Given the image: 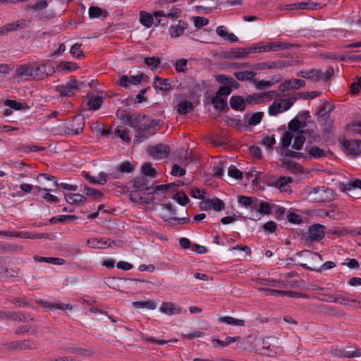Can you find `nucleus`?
Listing matches in <instances>:
<instances>
[{
	"label": "nucleus",
	"mask_w": 361,
	"mask_h": 361,
	"mask_svg": "<svg viewBox=\"0 0 361 361\" xmlns=\"http://www.w3.org/2000/svg\"><path fill=\"white\" fill-rule=\"evenodd\" d=\"M334 74V70L332 66L328 67L325 72L321 69L311 68L310 70H302L298 75L314 81H328Z\"/></svg>",
	"instance_id": "f257e3e1"
},
{
	"label": "nucleus",
	"mask_w": 361,
	"mask_h": 361,
	"mask_svg": "<svg viewBox=\"0 0 361 361\" xmlns=\"http://www.w3.org/2000/svg\"><path fill=\"white\" fill-rule=\"evenodd\" d=\"M310 200L315 202H330L334 199V193L331 189L324 186L313 188L308 194Z\"/></svg>",
	"instance_id": "f03ea898"
},
{
	"label": "nucleus",
	"mask_w": 361,
	"mask_h": 361,
	"mask_svg": "<svg viewBox=\"0 0 361 361\" xmlns=\"http://www.w3.org/2000/svg\"><path fill=\"white\" fill-rule=\"evenodd\" d=\"M159 125V121L157 120H152L148 124H142L136 130L135 137L136 142H141L143 140H146L150 136L153 135L156 133V126Z\"/></svg>",
	"instance_id": "7ed1b4c3"
},
{
	"label": "nucleus",
	"mask_w": 361,
	"mask_h": 361,
	"mask_svg": "<svg viewBox=\"0 0 361 361\" xmlns=\"http://www.w3.org/2000/svg\"><path fill=\"white\" fill-rule=\"evenodd\" d=\"M325 229L326 227L321 224L310 226L304 238L310 241H320L324 237Z\"/></svg>",
	"instance_id": "20e7f679"
},
{
	"label": "nucleus",
	"mask_w": 361,
	"mask_h": 361,
	"mask_svg": "<svg viewBox=\"0 0 361 361\" xmlns=\"http://www.w3.org/2000/svg\"><path fill=\"white\" fill-rule=\"evenodd\" d=\"M83 85V82L71 79L66 85L57 86L56 90L62 97H71L74 94V90H78Z\"/></svg>",
	"instance_id": "39448f33"
},
{
	"label": "nucleus",
	"mask_w": 361,
	"mask_h": 361,
	"mask_svg": "<svg viewBox=\"0 0 361 361\" xmlns=\"http://www.w3.org/2000/svg\"><path fill=\"white\" fill-rule=\"evenodd\" d=\"M5 348L12 350H32L37 349L39 344L37 342L32 340H24L12 341L4 345Z\"/></svg>",
	"instance_id": "423d86ee"
},
{
	"label": "nucleus",
	"mask_w": 361,
	"mask_h": 361,
	"mask_svg": "<svg viewBox=\"0 0 361 361\" xmlns=\"http://www.w3.org/2000/svg\"><path fill=\"white\" fill-rule=\"evenodd\" d=\"M84 126V118L76 115L72 122L65 126L64 133L68 135H78L83 130Z\"/></svg>",
	"instance_id": "0eeeda50"
},
{
	"label": "nucleus",
	"mask_w": 361,
	"mask_h": 361,
	"mask_svg": "<svg viewBox=\"0 0 361 361\" xmlns=\"http://www.w3.org/2000/svg\"><path fill=\"white\" fill-rule=\"evenodd\" d=\"M292 182L293 178L290 176L272 177L269 179L268 185L280 189L281 192H287L290 190L289 183Z\"/></svg>",
	"instance_id": "6e6552de"
},
{
	"label": "nucleus",
	"mask_w": 361,
	"mask_h": 361,
	"mask_svg": "<svg viewBox=\"0 0 361 361\" xmlns=\"http://www.w3.org/2000/svg\"><path fill=\"white\" fill-rule=\"evenodd\" d=\"M149 154L157 159H163L168 157L170 152L169 146L165 144H158L156 146H149L147 147Z\"/></svg>",
	"instance_id": "1a4fd4ad"
},
{
	"label": "nucleus",
	"mask_w": 361,
	"mask_h": 361,
	"mask_svg": "<svg viewBox=\"0 0 361 361\" xmlns=\"http://www.w3.org/2000/svg\"><path fill=\"white\" fill-rule=\"evenodd\" d=\"M340 142L343 147L352 154H358L361 153V140H347L345 138L340 139Z\"/></svg>",
	"instance_id": "9d476101"
},
{
	"label": "nucleus",
	"mask_w": 361,
	"mask_h": 361,
	"mask_svg": "<svg viewBox=\"0 0 361 361\" xmlns=\"http://www.w3.org/2000/svg\"><path fill=\"white\" fill-rule=\"evenodd\" d=\"M305 82L304 80L300 79H292L285 80L283 83H281L279 85V88L280 91L284 92L291 89H300L301 87H305Z\"/></svg>",
	"instance_id": "9b49d317"
},
{
	"label": "nucleus",
	"mask_w": 361,
	"mask_h": 361,
	"mask_svg": "<svg viewBox=\"0 0 361 361\" xmlns=\"http://www.w3.org/2000/svg\"><path fill=\"white\" fill-rule=\"evenodd\" d=\"M273 339L272 337H268L262 340V354L269 357H275L277 353L278 347L271 344L269 340Z\"/></svg>",
	"instance_id": "f8f14e48"
},
{
	"label": "nucleus",
	"mask_w": 361,
	"mask_h": 361,
	"mask_svg": "<svg viewBox=\"0 0 361 361\" xmlns=\"http://www.w3.org/2000/svg\"><path fill=\"white\" fill-rule=\"evenodd\" d=\"M300 265L307 269L320 271L321 270H328L334 268L336 264L334 262L328 261L324 263L321 267H318L317 264L314 262H309V264L300 263Z\"/></svg>",
	"instance_id": "ddd939ff"
},
{
	"label": "nucleus",
	"mask_w": 361,
	"mask_h": 361,
	"mask_svg": "<svg viewBox=\"0 0 361 361\" xmlns=\"http://www.w3.org/2000/svg\"><path fill=\"white\" fill-rule=\"evenodd\" d=\"M334 109V106L326 102L319 106L317 112L318 121L319 122H326L329 118V114Z\"/></svg>",
	"instance_id": "4468645a"
},
{
	"label": "nucleus",
	"mask_w": 361,
	"mask_h": 361,
	"mask_svg": "<svg viewBox=\"0 0 361 361\" xmlns=\"http://www.w3.org/2000/svg\"><path fill=\"white\" fill-rule=\"evenodd\" d=\"M25 25V21L24 20H18L15 23H8L4 26L0 27V36L5 35L9 32L20 29L23 27Z\"/></svg>",
	"instance_id": "2eb2a0df"
},
{
	"label": "nucleus",
	"mask_w": 361,
	"mask_h": 361,
	"mask_svg": "<svg viewBox=\"0 0 361 361\" xmlns=\"http://www.w3.org/2000/svg\"><path fill=\"white\" fill-rule=\"evenodd\" d=\"M160 311L167 315H172L180 314L181 312V308L176 306L173 302H165L161 304Z\"/></svg>",
	"instance_id": "dca6fc26"
},
{
	"label": "nucleus",
	"mask_w": 361,
	"mask_h": 361,
	"mask_svg": "<svg viewBox=\"0 0 361 361\" xmlns=\"http://www.w3.org/2000/svg\"><path fill=\"white\" fill-rule=\"evenodd\" d=\"M230 105L233 109L243 111L245 109L246 102L243 97L233 95L230 99Z\"/></svg>",
	"instance_id": "f3484780"
},
{
	"label": "nucleus",
	"mask_w": 361,
	"mask_h": 361,
	"mask_svg": "<svg viewBox=\"0 0 361 361\" xmlns=\"http://www.w3.org/2000/svg\"><path fill=\"white\" fill-rule=\"evenodd\" d=\"M39 177H44L45 179H47L48 180H53L54 185L55 187L61 188L64 190H73V191H76L78 190L77 185H70V184L64 183L58 184V183L55 180V178L53 176H50V175L45 174V173H42L38 176L37 178H39Z\"/></svg>",
	"instance_id": "a211bd4d"
},
{
	"label": "nucleus",
	"mask_w": 361,
	"mask_h": 361,
	"mask_svg": "<svg viewBox=\"0 0 361 361\" xmlns=\"http://www.w3.org/2000/svg\"><path fill=\"white\" fill-rule=\"evenodd\" d=\"M252 50L254 49L252 47L231 49L228 53V57L235 59L245 58L249 54L252 53Z\"/></svg>",
	"instance_id": "6ab92c4d"
},
{
	"label": "nucleus",
	"mask_w": 361,
	"mask_h": 361,
	"mask_svg": "<svg viewBox=\"0 0 361 361\" xmlns=\"http://www.w3.org/2000/svg\"><path fill=\"white\" fill-rule=\"evenodd\" d=\"M187 28V25L183 20H179L178 25L171 26L169 28V34L172 38H176L181 36L184 30Z\"/></svg>",
	"instance_id": "aec40b11"
},
{
	"label": "nucleus",
	"mask_w": 361,
	"mask_h": 361,
	"mask_svg": "<svg viewBox=\"0 0 361 361\" xmlns=\"http://www.w3.org/2000/svg\"><path fill=\"white\" fill-rule=\"evenodd\" d=\"M114 241H111L109 239L104 240L103 238H91L87 240V244L90 245L92 247L101 249L103 248L104 246L110 247Z\"/></svg>",
	"instance_id": "412c9836"
},
{
	"label": "nucleus",
	"mask_w": 361,
	"mask_h": 361,
	"mask_svg": "<svg viewBox=\"0 0 361 361\" xmlns=\"http://www.w3.org/2000/svg\"><path fill=\"white\" fill-rule=\"evenodd\" d=\"M161 218L164 222L170 226H175L178 224H184L190 222V218L188 216L178 218L176 216L167 217L166 216H162Z\"/></svg>",
	"instance_id": "4be33fe9"
},
{
	"label": "nucleus",
	"mask_w": 361,
	"mask_h": 361,
	"mask_svg": "<svg viewBox=\"0 0 361 361\" xmlns=\"http://www.w3.org/2000/svg\"><path fill=\"white\" fill-rule=\"evenodd\" d=\"M147 179L145 177H137L132 180L133 189L135 191H149L152 188L149 187L146 184Z\"/></svg>",
	"instance_id": "5701e85b"
},
{
	"label": "nucleus",
	"mask_w": 361,
	"mask_h": 361,
	"mask_svg": "<svg viewBox=\"0 0 361 361\" xmlns=\"http://www.w3.org/2000/svg\"><path fill=\"white\" fill-rule=\"evenodd\" d=\"M63 350L68 353H78L85 357H91L94 354V351L90 348L66 347L63 348Z\"/></svg>",
	"instance_id": "b1692460"
},
{
	"label": "nucleus",
	"mask_w": 361,
	"mask_h": 361,
	"mask_svg": "<svg viewBox=\"0 0 361 361\" xmlns=\"http://www.w3.org/2000/svg\"><path fill=\"white\" fill-rule=\"evenodd\" d=\"M103 102L102 97L92 95L88 97L87 105L88 106L89 109L97 110L101 107Z\"/></svg>",
	"instance_id": "393cba45"
},
{
	"label": "nucleus",
	"mask_w": 361,
	"mask_h": 361,
	"mask_svg": "<svg viewBox=\"0 0 361 361\" xmlns=\"http://www.w3.org/2000/svg\"><path fill=\"white\" fill-rule=\"evenodd\" d=\"M254 209L260 213L269 214L271 213V207L269 202L262 200L259 201L256 199Z\"/></svg>",
	"instance_id": "a878e982"
},
{
	"label": "nucleus",
	"mask_w": 361,
	"mask_h": 361,
	"mask_svg": "<svg viewBox=\"0 0 361 361\" xmlns=\"http://www.w3.org/2000/svg\"><path fill=\"white\" fill-rule=\"evenodd\" d=\"M212 104L214 108L219 111H222L227 106V102L225 98L221 97V95H215L212 99Z\"/></svg>",
	"instance_id": "bb28decb"
},
{
	"label": "nucleus",
	"mask_w": 361,
	"mask_h": 361,
	"mask_svg": "<svg viewBox=\"0 0 361 361\" xmlns=\"http://www.w3.org/2000/svg\"><path fill=\"white\" fill-rule=\"evenodd\" d=\"M194 109V105L191 102L185 100L180 102L178 104L177 111L179 114L185 115L191 111H192Z\"/></svg>",
	"instance_id": "cd10ccee"
},
{
	"label": "nucleus",
	"mask_w": 361,
	"mask_h": 361,
	"mask_svg": "<svg viewBox=\"0 0 361 361\" xmlns=\"http://www.w3.org/2000/svg\"><path fill=\"white\" fill-rule=\"evenodd\" d=\"M34 259L38 262H47L53 264L62 265L65 263V260L58 257H44L39 256H34Z\"/></svg>",
	"instance_id": "c85d7f7f"
},
{
	"label": "nucleus",
	"mask_w": 361,
	"mask_h": 361,
	"mask_svg": "<svg viewBox=\"0 0 361 361\" xmlns=\"http://www.w3.org/2000/svg\"><path fill=\"white\" fill-rule=\"evenodd\" d=\"M140 22L142 25L145 26L146 27H150L154 23L153 16L147 12L140 11Z\"/></svg>",
	"instance_id": "c756f323"
},
{
	"label": "nucleus",
	"mask_w": 361,
	"mask_h": 361,
	"mask_svg": "<svg viewBox=\"0 0 361 361\" xmlns=\"http://www.w3.org/2000/svg\"><path fill=\"white\" fill-rule=\"evenodd\" d=\"M282 105L283 102L281 99L274 101L273 104L269 107V114L271 116H276L278 114L285 111Z\"/></svg>",
	"instance_id": "7c9ffc66"
},
{
	"label": "nucleus",
	"mask_w": 361,
	"mask_h": 361,
	"mask_svg": "<svg viewBox=\"0 0 361 361\" xmlns=\"http://www.w3.org/2000/svg\"><path fill=\"white\" fill-rule=\"evenodd\" d=\"M219 321L221 323H226L232 326H243L245 324V321L243 319H235L232 317L226 316L219 317Z\"/></svg>",
	"instance_id": "2f4dec72"
},
{
	"label": "nucleus",
	"mask_w": 361,
	"mask_h": 361,
	"mask_svg": "<svg viewBox=\"0 0 361 361\" xmlns=\"http://www.w3.org/2000/svg\"><path fill=\"white\" fill-rule=\"evenodd\" d=\"M133 306L135 308H147L149 310H154L156 308V303L152 300L147 301H135L133 302Z\"/></svg>",
	"instance_id": "473e14b6"
},
{
	"label": "nucleus",
	"mask_w": 361,
	"mask_h": 361,
	"mask_svg": "<svg viewBox=\"0 0 361 361\" xmlns=\"http://www.w3.org/2000/svg\"><path fill=\"white\" fill-rule=\"evenodd\" d=\"M154 86L161 90H167L171 88V84L167 79H161L157 76L154 78Z\"/></svg>",
	"instance_id": "72a5a7b5"
},
{
	"label": "nucleus",
	"mask_w": 361,
	"mask_h": 361,
	"mask_svg": "<svg viewBox=\"0 0 361 361\" xmlns=\"http://www.w3.org/2000/svg\"><path fill=\"white\" fill-rule=\"evenodd\" d=\"M78 217L75 215H60L57 216H53L49 219L50 224L54 223H65L68 221H71L74 219H77Z\"/></svg>",
	"instance_id": "f704fd0d"
},
{
	"label": "nucleus",
	"mask_w": 361,
	"mask_h": 361,
	"mask_svg": "<svg viewBox=\"0 0 361 361\" xmlns=\"http://www.w3.org/2000/svg\"><path fill=\"white\" fill-rule=\"evenodd\" d=\"M45 66L42 67H31V78L35 80L42 79L44 75H48V74H45Z\"/></svg>",
	"instance_id": "c9c22d12"
},
{
	"label": "nucleus",
	"mask_w": 361,
	"mask_h": 361,
	"mask_svg": "<svg viewBox=\"0 0 361 361\" xmlns=\"http://www.w3.org/2000/svg\"><path fill=\"white\" fill-rule=\"evenodd\" d=\"M256 199L251 197L239 195L238 197V202L244 207H251L252 209H254Z\"/></svg>",
	"instance_id": "e433bc0d"
},
{
	"label": "nucleus",
	"mask_w": 361,
	"mask_h": 361,
	"mask_svg": "<svg viewBox=\"0 0 361 361\" xmlns=\"http://www.w3.org/2000/svg\"><path fill=\"white\" fill-rule=\"evenodd\" d=\"M109 175H107L104 173H100L99 178H97L96 177L91 176L89 174H87L85 176V178L87 180H88L89 182L91 183H97V184H99V185H103L106 182L107 178L109 177Z\"/></svg>",
	"instance_id": "4c0bfd02"
},
{
	"label": "nucleus",
	"mask_w": 361,
	"mask_h": 361,
	"mask_svg": "<svg viewBox=\"0 0 361 361\" xmlns=\"http://www.w3.org/2000/svg\"><path fill=\"white\" fill-rule=\"evenodd\" d=\"M209 204V207H212L214 210L219 212L224 209L225 204L224 202L217 198H213L212 200H208L205 204Z\"/></svg>",
	"instance_id": "58836bf2"
},
{
	"label": "nucleus",
	"mask_w": 361,
	"mask_h": 361,
	"mask_svg": "<svg viewBox=\"0 0 361 361\" xmlns=\"http://www.w3.org/2000/svg\"><path fill=\"white\" fill-rule=\"evenodd\" d=\"M180 13V11L178 8L171 9V11L169 12H168L167 13H165L162 11H157L154 12V16L155 18L165 16L167 18H173L175 17H178Z\"/></svg>",
	"instance_id": "ea45409f"
},
{
	"label": "nucleus",
	"mask_w": 361,
	"mask_h": 361,
	"mask_svg": "<svg viewBox=\"0 0 361 361\" xmlns=\"http://www.w3.org/2000/svg\"><path fill=\"white\" fill-rule=\"evenodd\" d=\"M16 73L18 76H25L31 78V67L26 64L20 65L16 68Z\"/></svg>",
	"instance_id": "a19ab883"
},
{
	"label": "nucleus",
	"mask_w": 361,
	"mask_h": 361,
	"mask_svg": "<svg viewBox=\"0 0 361 361\" xmlns=\"http://www.w3.org/2000/svg\"><path fill=\"white\" fill-rule=\"evenodd\" d=\"M66 199L68 204H75L84 201L85 197L80 194H68L66 195Z\"/></svg>",
	"instance_id": "79ce46f5"
},
{
	"label": "nucleus",
	"mask_w": 361,
	"mask_h": 361,
	"mask_svg": "<svg viewBox=\"0 0 361 361\" xmlns=\"http://www.w3.org/2000/svg\"><path fill=\"white\" fill-rule=\"evenodd\" d=\"M85 190L86 195L91 197L94 200H100L103 196L102 192L99 190L86 185H85Z\"/></svg>",
	"instance_id": "37998d69"
},
{
	"label": "nucleus",
	"mask_w": 361,
	"mask_h": 361,
	"mask_svg": "<svg viewBox=\"0 0 361 361\" xmlns=\"http://www.w3.org/2000/svg\"><path fill=\"white\" fill-rule=\"evenodd\" d=\"M246 104H258L263 103L260 94L255 93L250 94L245 99Z\"/></svg>",
	"instance_id": "c03bdc74"
},
{
	"label": "nucleus",
	"mask_w": 361,
	"mask_h": 361,
	"mask_svg": "<svg viewBox=\"0 0 361 361\" xmlns=\"http://www.w3.org/2000/svg\"><path fill=\"white\" fill-rule=\"evenodd\" d=\"M145 63L152 70L158 68L161 63L159 58L157 57H146L144 59Z\"/></svg>",
	"instance_id": "a18cd8bd"
},
{
	"label": "nucleus",
	"mask_w": 361,
	"mask_h": 361,
	"mask_svg": "<svg viewBox=\"0 0 361 361\" xmlns=\"http://www.w3.org/2000/svg\"><path fill=\"white\" fill-rule=\"evenodd\" d=\"M309 154L310 157L314 159H319L322 157H326V152L322 149H320L317 147H312L309 151Z\"/></svg>",
	"instance_id": "49530a36"
},
{
	"label": "nucleus",
	"mask_w": 361,
	"mask_h": 361,
	"mask_svg": "<svg viewBox=\"0 0 361 361\" xmlns=\"http://www.w3.org/2000/svg\"><path fill=\"white\" fill-rule=\"evenodd\" d=\"M256 73L252 71L236 72L234 75L238 80H251Z\"/></svg>",
	"instance_id": "de8ad7c7"
},
{
	"label": "nucleus",
	"mask_w": 361,
	"mask_h": 361,
	"mask_svg": "<svg viewBox=\"0 0 361 361\" xmlns=\"http://www.w3.org/2000/svg\"><path fill=\"white\" fill-rule=\"evenodd\" d=\"M81 44L80 43H75L71 48L70 52L73 55V56L80 59L82 57H84V53L80 49Z\"/></svg>",
	"instance_id": "09e8293b"
},
{
	"label": "nucleus",
	"mask_w": 361,
	"mask_h": 361,
	"mask_svg": "<svg viewBox=\"0 0 361 361\" xmlns=\"http://www.w3.org/2000/svg\"><path fill=\"white\" fill-rule=\"evenodd\" d=\"M293 138V133L290 131H286L281 138V146L282 149L287 148L290 146L291 141Z\"/></svg>",
	"instance_id": "8fccbe9b"
},
{
	"label": "nucleus",
	"mask_w": 361,
	"mask_h": 361,
	"mask_svg": "<svg viewBox=\"0 0 361 361\" xmlns=\"http://www.w3.org/2000/svg\"><path fill=\"white\" fill-rule=\"evenodd\" d=\"M281 154L282 156L288 157H291V158L305 157V154L303 153L292 151V150L288 149V147L281 149Z\"/></svg>",
	"instance_id": "3c124183"
},
{
	"label": "nucleus",
	"mask_w": 361,
	"mask_h": 361,
	"mask_svg": "<svg viewBox=\"0 0 361 361\" xmlns=\"http://www.w3.org/2000/svg\"><path fill=\"white\" fill-rule=\"evenodd\" d=\"M58 68H61L62 70L66 72H71L76 70L78 68V66L75 63L63 61L60 62L58 65Z\"/></svg>",
	"instance_id": "603ef678"
},
{
	"label": "nucleus",
	"mask_w": 361,
	"mask_h": 361,
	"mask_svg": "<svg viewBox=\"0 0 361 361\" xmlns=\"http://www.w3.org/2000/svg\"><path fill=\"white\" fill-rule=\"evenodd\" d=\"M142 172L144 175L154 177L157 174L156 170L152 168V164L149 162L145 163L142 166Z\"/></svg>",
	"instance_id": "864d4df0"
},
{
	"label": "nucleus",
	"mask_w": 361,
	"mask_h": 361,
	"mask_svg": "<svg viewBox=\"0 0 361 361\" xmlns=\"http://www.w3.org/2000/svg\"><path fill=\"white\" fill-rule=\"evenodd\" d=\"M263 115H264L263 112H256V113L253 114L248 120V122H247L248 125L255 126L259 124L262 119Z\"/></svg>",
	"instance_id": "5fc2aeb1"
},
{
	"label": "nucleus",
	"mask_w": 361,
	"mask_h": 361,
	"mask_svg": "<svg viewBox=\"0 0 361 361\" xmlns=\"http://www.w3.org/2000/svg\"><path fill=\"white\" fill-rule=\"evenodd\" d=\"M47 307H49L50 310L57 309L62 310H71L73 309L71 305L63 304L60 302L49 303V305H47Z\"/></svg>",
	"instance_id": "6e6d98bb"
},
{
	"label": "nucleus",
	"mask_w": 361,
	"mask_h": 361,
	"mask_svg": "<svg viewBox=\"0 0 361 361\" xmlns=\"http://www.w3.org/2000/svg\"><path fill=\"white\" fill-rule=\"evenodd\" d=\"M302 253L306 255V257L312 261V262H317L319 264L322 261L321 255L319 253L312 252L308 250H305ZM302 255V252H300Z\"/></svg>",
	"instance_id": "4d7b16f0"
},
{
	"label": "nucleus",
	"mask_w": 361,
	"mask_h": 361,
	"mask_svg": "<svg viewBox=\"0 0 361 361\" xmlns=\"http://www.w3.org/2000/svg\"><path fill=\"white\" fill-rule=\"evenodd\" d=\"M141 122V117L139 114H130V118L128 119L126 125L135 128Z\"/></svg>",
	"instance_id": "13d9d810"
},
{
	"label": "nucleus",
	"mask_w": 361,
	"mask_h": 361,
	"mask_svg": "<svg viewBox=\"0 0 361 361\" xmlns=\"http://www.w3.org/2000/svg\"><path fill=\"white\" fill-rule=\"evenodd\" d=\"M228 176L235 179H242L243 173L234 166H231L228 170Z\"/></svg>",
	"instance_id": "bf43d9fd"
},
{
	"label": "nucleus",
	"mask_w": 361,
	"mask_h": 361,
	"mask_svg": "<svg viewBox=\"0 0 361 361\" xmlns=\"http://www.w3.org/2000/svg\"><path fill=\"white\" fill-rule=\"evenodd\" d=\"M48 2L46 0H38L34 5L29 6V8L32 11H40L47 8Z\"/></svg>",
	"instance_id": "052dcab7"
},
{
	"label": "nucleus",
	"mask_w": 361,
	"mask_h": 361,
	"mask_svg": "<svg viewBox=\"0 0 361 361\" xmlns=\"http://www.w3.org/2000/svg\"><path fill=\"white\" fill-rule=\"evenodd\" d=\"M305 142V138L303 135H298L295 137L294 142L292 147L296 150H300L302 148V146Z\"/></svg>",
	"instance_id": "680f3d73"
},
{
	"label": "nucleus",
	"mask_w": 361,
	"mask_h": 361,
	"mask_svg": "<svg viewBox=\"0 0 361 361\" xmlns=\"http://www.w3.org/2000/svg\"><path fill=\"white\" fill-rule=\"evenodd\" d=\"M4 105L14 110H20L23 107L22 103L12 99H6L4 102Z\"/></svg>",
	"instance_id": "e2e57ef3"
},
{
	"label": "nucleus",
	"mask_w": 361,
	"mask_h": 361,
	"mask_svg": "<svg viewBox=\"0 0 361 361\" xmlns=\"http://www.w3.org/2000/svg\"><path fill=\"white\" fill-rule=\"evenodd\" d=\"M188 61L185 59H180L175 63L176 70L178 72H185Z\"/></svg>",
	"instance_id": "0e129e2a"
},
{
	"label": "nucleus",
	"mask_w": 361,
	"mask_h": 361,
	"mask_svg": "<svg viewBox=\"0 0 361 361\" xmlns=\"http://www.w3.org/2000/svg\"><path fill=\"white\" fill-rule=\"evenodd\" d=\"M185 170L178 164H173L171 174L174 176H183L185 174Z\"/></svg>",
	"instance_id": "69168bd1"
},
{
	"label": "nucleus",
	"mask_w": 361,
	"mask_h": 361,
	"mask_svg": "<svg viewBox=\"0 0 361 361\" xmlns=\"http://www.w3.org/2000/svg\"><path fill=\"white\" fill-rule=\"evenodd\" d=\"M352 188H360L361 189V180L360 179H355L352 181H350L344 186L345 190H350Z\"/></svg>",
	"instance_id": "338daca9"
},
{
	"label": "nucleus",
	"mask_w": 361,
	"mask_h": 361,
	"mask_svg": "<svg viewBox=\"0 0 361 361\" xmlns=\"http://www.w3.org/2000/svg\"><path fill=\"white\" fill-rule=\"evenodd\" d=\"M173 198L180 204V205H185L189 202V198L188 196L184 193H176V195H174Z\"/></svg>",
	"instance_id": "774afa93"
}]
</instances>
